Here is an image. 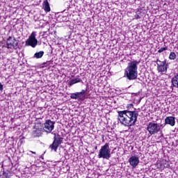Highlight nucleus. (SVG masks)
<instances>
[{
	"label": "nucleus",
	"instance_id": "obj_11",
	"mask_svg": "<svg viewBox=\"0 0 178 178\" xmlns=\"http://www.w3.org/2000/svg\"><path fill=\"white\" fill-rule=\"evenodd\" d=\"M129 164L133 168H137L138 163H140V159L137 156H132L129 159Z\"/></svg>",
	"mask_w": 178,
	"mask_h": 178
},
{
	"label": "nucleus",
	"instance_id": "obj_7",
	"mask_svg": "<svg viewBox=\"0 0 178 178\" xmlns=\"http://www.w3.org/2000/svg\"><path fill=\"white\" fill-rule=\"evenodd\" d=\"M19 45V40L12 36H9L6 41V47L8 49H16Z\"/></svg>",
	"mask_w": 178,
	"mask_h": 178
},
{
	"label": "nucleus",
	"instance_id": "obj_1",
	"mask_svg": "<svg viewBox=\"0 0 178 178\" xmlns=\"http://www.w3.org/2000/svg\"><path fill=\"white\" fill-rule=\"evenodd\" d=\"M138 118V111L124 110L118 111V120L123 126L130 127L134 126Z\"/></svg>",
	"mask_w": 178,
	"mask_h": 178
},
{
	"label": "nucleus",
	"instance_id": "obj_2",
	"mask_svg": "<svg viewBox=\"0 0 178 178\" xmlns=\"http://www.w3.org/2000/svg\"><path fill=\"white\" fill-rule=\"evenodd\" d=\"M140 61L133 60L128 63L127 67L125 69L124 75L128 80H136L138 74L137 72L138 65Z\"/></svg>",
	"mask_w": 178,
	"mask_h": 178
},
{
	"label": "nucleus",
	"instance_id": "obj_13",
	"mask_svg": "<svg viewBox=\"0 0 178 178\" xmlns=\"http://www.w3.org/2000/svg\"><path fill=\"white\" fill-rule=\"evenodd\" d=\"M43 8L45 12H51V7H49V2H48V0H45L43 2Z\"/></svg>",
	"mask_w": 178,
	"mask_h": 178
},
{
	"label": "nucleus",
	"instance_id": "obj_8",
	"mask_svg": "<svg viewBox=\"0 0 178 178\" xmlns=\"http://www.w3.org/2000/svg\"><path fill=\"white\" fill-rule=\"evenodd\" d=\"M55 127V122H52L51 120H47L44 124L43 130L46 133H51Z\"/></svg>",
	"mask_w": 178,
	"mask_h": 178
},
{
	"label": "nucleus",
	"instance_id": "obj_19",
	"mask_svg": "<svg viewBox=\"0 0 178 178\" xmlns=\"http://www.w3.org/2000/svg\"><path fill=\"white\" fill-rule=\"evenodd\" d=\"M1 178H9L8 172H3L1 175Z\"/></svg>",
	"mask_w": 178,
	"mask_h": 178
},
{
	"label": "nucleus",
	"instance_id": "obj_20",
	"mask_svg": "<svg viewBox=\"0 0 178 178\" xmlns=\"http://www.w3.org/2000/svg\"><path fill=\"white\" fill-rule=\"evenodd\" d=\"M140 13L139 11L136 12V15H135V19H140Z\"/></svg>",
	"mask_w": 178,
	"mask_h": 178
},
{
	"label": "nucleus",
	"instance_id": "obj_21",
	"mask_svg": "<svg viewBox=\"0 0 178 178\" xmlns=\"http://www.w3.org/2000/svg\"><path fill=\"white\" fill-rule=\"evenodd\" d=\"M127 109H131L134 108V105L133 104H127Z\"/></svg>",
	"mask_w": 178,
	"mask_h": 178
},
{
	"label": "nucleus",
	"instance_id": "obj_24",
	"mask_svg": "<svg viewBox=\"0 0 178 178\" xmlns=\"http://www.w3.org/2000/svg\"><path fill=\"white\" fill-rule=\"evenodd\" d=\"M32 154H35V152L30 151Z\"/></svg>",
	"mask_w": 178,
	"mask_h": 178
},
{
	"label": "nucleus",
	"instance_id": "obj_6",
	"mask_svg": "<svg viewBox=\"0 0 178 178\" xmlns=\"http://www.w3.org/2000/svg\"><path fill=\"white\" fill-rule=\"evenodd\" d=\"M156 65L159 73L166 74L168 72V64L166 63V60L161 61L159 59H157Z\"/></svg>",
	"mask_w": 178,
	"mask_h": 178
},
{
	"label": "nucleus",
	"instance_id": "obj_25",
	"mask_svg": "<svg viewBox=\"0 0 178 178\" xmlns=\"http://www.w3.org/2000/svg\"><path fill=\"white\" fill-rule=\"evenodd\" d=\"M95 149H97V146L95 147Z\"/></svg>",
	"mask_w": 178,
	"mask_h": 178
},
{
	"label": "nucleus",
	"instance_id": "obj_12",
	"mask_svg": "<svg viewBox=\"0 0 178 178\" xmlns=\"http://www.w3.org/2000/svg\"><path fill=\"white\" fill-rule=\"evenodd\" d=\"M164 124H165V126H166V124H170V126H175V124H176V121L175 120V117H173V116L167 117L165 119Z\"/></svg>",
	"mask_w": 178,
	"mask_h": 178
},
{
	"label": "nucleus",
	"instance_id": "obj_17",
	"mask_svg": "<svg viewBox=\"0 0 178 178\" xmlns=\"http://www.w3.org/2000/svg\"><path fill=\"white\" fill-rule=\"evenodd\" d=\"M176 58H177V56L176 55V53L171 52L170 54L169 59H170V60H175V59H176Z\"/></svg>",
	"mask_w": 178,
	"mask_h": 178
},
{
	"label": "nucleus",
	"instance_id": "obj_16",
	"mask_svg": "<svg viewBox=\"0 0 178 178\" xmlns=\"http://www.w3.org/2000/svg\"><path fill=\"white\" fill-rule=\"evenodd\" d=\"M33 135L35 136V137H40V136H41V134H42L41 130H40V129L34 130L33 131Z\"/></svg>",
	"mask_w": 178,
	"mask_h": 178
},
{
	"label": "nucleus",
	"instance_id": "obj_9",
	"mask_svg": "<svg viewBox=\"0 0 178 178\" xmlns=\"http://www.w3.org/2000/svg\"><path fill=\"white\" fill-rule=\"evenodd\" d=\"M63 140V138H56V136H54V140L53 143L49 146V148H51V151H54V152H56L59 145L62 144Z\"/></svg>",
	"mask_w": 178,
	"mask_h": 178
},
{
	"label": "nucleus",
	"instance_id": "obj_10",
	"mask_svg": "<svg viewBox=\"0 0 178 178\" xmlns=\"http://www.w3.org/2000/svg\"><path fill=\"white\" fill-rule=\"evenodd\" d=\"M72 99H84L86 98V90H82L81 92L71 94Z\"/></svg>",
	"mask_w": 178,
	"mask_h": 178
},
{
	"label": "nucleus",
	"instance_id": "obj_5",
	"mask_svg": "<svg viewBox=\"0 0 178 178\" xmlns=\"http://www.w3.org/2000/svg\"><path fill=\"white\" fill-rule=\"evenodd\" d=\"M38 44V40L35 38V32H33L25 42V45L26 47H32V48H35Z\"/></svg>",
	"mask_w": 178,
	"mask_h": 178
},
{
	"label": "nucleus",
	"instance_id": "obj_4",
	"mask_svg": "<svg viewBox=\"0 0 178 178\" xmlns=\"http://www.w3.org/2000/svg\"><path fill=\"white\" fill-rule=\"evenodd\" d=\"M98 158L103 159H109L111 158V148H109V143H105L102 146L99 151Z\"/></svg>",
	"mask_w": 178,
	"mask_h": 178
},
{
	"label": "nucleus",
	"instance_id": "obj_23",
	"mask_svg": "<svg viewBox=\"0 0 178 178\" xmlns=\"http://www.w3.org/2000/svg\"><path fill=\"white\" fill-rule=\"evenodd\" d=\"M63 22H66V20H67V17H66V16H65V17H63Z\"/></svg>",
	"mask_w": 178,
	"mask_h": 178
},
{
	"label": "nucleus",
	"instance_id": "obj_18",
	"mask_svg": "<svg viewBox=\"0 0 178 178\" xmlns=\"http://www.w3.org/2000/svg\"><path fill=\"white\" fill-rule=\"evenodd\" d=\"M163 51H168V47H161L160 49L158 50L159 54H162Z\"/></svg>",
	"mask_w": 178,
	"mask_h": 178
},
{
	"label": "nucleus",
	"instance_id": "obj_22",
	"mask_svg": "<svg viewBox=\"0 0 178 178\" xmlns=\"http://www.w3.org/2000/svg\"><path fill=\"white\" fill-rule=\"evenodd\" d=\"M3 91V85L0 82V92H2Z\"/></svg>",
	"mask_w": 178,
	"mask_h": 178
},
{
	"label": "nucleus",
	"instance_id": "obj_14",
	"mask_svg": "<svg viewBox=\"0 0 178 178\" xmlns=\"http://www.w3.org/2000/svg\"><path fill=\"white\" fill-rule=\"evenodd\" d=\"M82 80L80 78H75L72 80H71L69 83L70 86H73V84H76L77 83H81Z\"/></svg>",
	"mask_w": 178,
	"mask_h": 178
},
{
	"label": "nucleus",
	"instance_id": "obj_15",
	"mask_svg": "<svg viewBox=\"0 0 178 178\" xmlns=\"http://www.w3.org/2000/svg\"><path fill=\"white\" fill-rule=\"evenodd\" d=\"M42 56H44V51H40L39 52H36L33 55V58H35L36 59H40V58H41Z\"/></svg>",
	"mask_w": 178,
	"mask_h": 178
},
{
	"label": "nucleus",
	"instance_id": "obj_3",
	"mask_svg": "<svg viewBox=\"0 0 178 178\" xmlns=\"http://www.w3.org/2000/svg\"><path fill=\"white\" fill-rule=\"evenodd\" d=\"M165 127V124H159L155 122H149L147 130L149 131V134L152 136L153 134H156L161 131V129Z\"/></svg>",
	"mask_w": 178,
	"mask_h": 178
}]
</instances>
